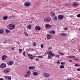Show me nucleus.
<instances>
[{"instance_id":"28","label":"nucleus","mask_w":80,"mask_h":80,"mask_svg":"<svg viewBox=\"0 0 80 80\" xmlns=\"http://www.w3.org/2000/svg\"><path fill=\"white\" fill-rule=\"evenodd\" d=\"M55 57L57 58H59V57H60V55H55Z\"/></svg>"},{"instance_id":"9","label":"nucleus","mask_w":80,"mask_h":80,"mask_svg":"<svg viewBox=\"0 0 80 80\" xmlns=\"http://www.w3.org/2000/svg\"><path fill=\"white\" fill-rule=\"evenodd\" d=\"M49 33H50V34H51L52 35H54L55 33V31L54 30H50L49 31Z\"/></svg>"},{"instance_id":"12","label":"nucleus","mask_w":80,"mask_h":80,"mask_svg":"<svg viewBox=\"0 0 80 80\" xmlns=\"http://www.w3.org/2000/svg\"><path fill=\"white\" fill-rule=\"evenodd\" d=\"M7 64L8 65H9L10 66L12 65H13V61H11L8 62H7Z\"/></svg>"},{"instance_id":"1","label":"nucleus","mask_w":80,"mask_h":80,"mask_svg":"<svg viewBox=\"0 0 80 80\" xmlns=\"http://www.w3.org/2000/svg\"><path fill=\"white\" fill-rule=\"evenodd\" d=\"M24 77H26V78H28L30 76V75H31V72H30V70H27L25 74Z\"/></svg>"},{"instance_id":"14","label":"nucleus","mask_w":80,"mask_h":80,"mask_svg":"<svg viewBox=\"0 0 80 80\" xmlns=\"http://www.w3.org/2000/svg\"><path fill=\"white\" fill-rule=\"evenodd\" d=\"M7 56H5V55L2 56V60H5V59L7 58Z\"/></svg>"},{"instance_id":"8","label":"nucleus","mask_w":80,"mask_h":80,"mask_svg":"<svg viewBox=\"0 0 80 80\" xmlns=\"http://www.w3.org/2000/svg\"><path fill=\"white\" fill-rule=\"evenodd\" d=\"M0 67L1 68H5L6 67V64L5 63H2L0 65Z\"/></svg>"},{"instance_id":"57","label":"nucleus","mask_w":80,"mask_h":80,"mask_svg":"<svg viewBox=\"0 0 80 80\" xmlns=\"http://www.w3.org/2000/svg\"><path fill=\"white\" fill-rule=\"evenodd\" d=\"M6 43V42H4V43Z\"/></svg>"},{"instance_id":"51","label":"nucleus","mask_w":80,"mask_h":80,"mask_svg":"<svg viewBox=\"0 0 80 80\" xmlns=\"http://www.w3.org/2000/svg\"><path fill=\"white\" fill-rule=\"evenodd\" d=\"M58 64V63H60V62L59 61H58L56 62Z\"/></svg>"},{"instance_id":"48","label":"nucleus","mask_w":80,"mask_h":80,"mask_svg":"<svg viewBox=\"0 0 80 80\" xmlns=\"http://www.w3.org/2000/svg\"><path fill=\"white\" fill-rule=\"evenodd\" d=\"M12 50H15V48H12Z\"/></svg>"},{"instance_id":"17","label":"nucleus","mask_w":80,"mask_h":80,"mask_svg":"<svg viewBox=\"0 0 80 80\" xmlns=\"http://www.w3.org/2000/svg\"><path fill=\"white\" fill-rule=\"evenodd\" d=\"M35 67L34 66H30L29 67V68L30 70H31V69H34V68H35Z\"/></svg>"},{"instance_id":"43","label":"nucleus","mask_w":80,"mask_h":80,"mask_svg":"<svg viewBox=\"0 0 80 80\" xmlns=\"http://www.w3.org/2000/svg\"><path fill=\"white\" fill-rule=\"evenodd\" d=\"M67 29H68V28L66 27V28H64V30H67Z\"/></svg>"},{"instance_id":"46","label":"nucleus","mask_w":80,"mask_h":80,"mask_svg":"<svg viewBox=\"0 0 80 80\" xmlns=\"http://www.w3.org/2000/svg\"><path fill=\"white\" fill-rule=\"evenodd\" d=\"M75 58L74 59V60H76V61H78V59H77V58Z\"/></svg>"},{"instance_id":"33","label":"nucleus","mask_w":80,"mask_h":80,"mask_svg":"<svg viewBox=\"0 0 80 80\" xmlns=\"http://www.w3.org/2000/svg\"><path fill=\"white\" fill-rule=\"evenodd\" d=\"M24 33L25 35H26V36H28V34H27V32H24Z\"/></svg>"},{"instance_id":"47","label":"nucleus","mask_w":80,"mask_h":80,"mask_svg":"<svg viewBox=\"0 0 80 80\" xmlns=\"http://www.w3.org/2000/svg\"><path fill=\"white\" fill-rule=\"evenodd\" d=\"M11 17H15V16L14 15H12L11 16Z\"/></svg>"},{"instance_id":"44","label":"nucleus","mask_w":80,"mask_h":80,"mask_svg":"<svg viewBox=\"0 0 80 80\" xmlns=\"http://www.w3.org/2000/svg\"><path fill=\"white\" fill-rule=\"evenodd\" d=\"M41 48H43V45L42 44L41 45Z\"/></svg>"},{"instance_id":"42","label":"nucleus","mask_w":80,"mask_h":80,"mask_svg":"<svg viewBox=\"0 0 80 80\" xmlns=\"http://www.w3.org/2000/svg\"><path fill=\"white\" fill-rule=\"evenodd\" d=\"M77 16L78 17H80V14H78L77 15Z\"/></svg>"},{"instance_id":"4","label":"nucleus","mask_w":80,"mask_h":80,"mask_svg":"<svg viewBox=\"0 0 80 80\" xmlns=\"http://www.w3.org/2000/svg\"><path fill=\"white\" fill-rule=\"evenodd\" d=\"M50 20H51V18H48L44 19L45 22H46V23L50 22Z\"/></svg>"},{"instance_id":"56","label":"nucleus","mask_w":80,"mask_h":80,"mask_svg":"<svg viewBox=\"0 0 80 80\" xmlns=\"http://www.w3.org/2000/svg\"><path fill=\"white\" fill-rule=\"evenodd\" d=\"M68 58H71V56H69L68 57Z\"/></svg>"},{"instance_id":"21","label":"nucleus","mask_w":80,"mask_h":80,"mask_svg":"<svg viewBox=\"0 0 80 80\" xmlns=\"http://www.w3.org/2000/svg\"><path fill=\"white\" fill-rule=\"evenodd\" d=\"M3 33V30L2 29H0V34Z\"/></svg>"},{"instance_id":"55","label":"nucleus","mask_w":80,"mask_h":80,"mask_svg":"<svg viewBox=\"0 0 80 80\" xmlns=\"http://www.w3.org/2000/svg\"><path fill=\"white\" fill-rule=\"evenodd\" d=\"M70 18L73 17V15H72V16H70Z\"/></svg>"},{"instance_id":"15","label":"nucleus","mask_w":80,"mask_h":80,"mask_svg":"<svg viewBox=\"0 0 80 80\" xmlns=\"http://www.w3.org/2000/svg\"><path fill=\"white\" fill-rule=\"evenodd\" d=\"M51 27V25L50 24H47L45 25V27H46V28H50Z\"/></svg>"},{"instance_id":"25","label":"nucleus","mask_w":80,"mask_h":80,"mask_svg":"<svg viewBox=\"0 0 80 80\" xmlns=\"http://www.w3.org/2000/svg\"><path fill=\"white\" fill-rule=\"evenodd\" d=\"M72 5H73L74 6H77L78 5V4H76L75 3H73L72 4Z\"/></svg>"},{"instance_id":"18","label":"nucleus","mask_w":80,"mask_h":80,"mask_svg":"<svg viewBox=\"0 0 80 80\" xmlns=\"http://www.w3.org/2000/svg\"><path fill=\"white\" fill-rule=\"evenodd\" d=\"M31 27H32V25H31V24L28 25V29H30L31 28Z\"/></svg>"},{"instance_id":"40","label":"nucleus","mask_w":80,"mask_h":80,"mask_svg":"<svg viewBox=\"0 0 80 80\" xmlns=\"http://www.w3.org/2000/svg\"><path fill=\"white\" fill-rule=\"evenodd\" d=\"M58 53H59V54H61L62 55H64V54H63V53H60V52H58Z\"/></svg>"},{"instance_id":"36","label":"nucleus","mask_w":80,"mask_h":80,"mask_svg":"<svg viewBox=\"0 0 80 80\" xmlns=\"http://www.w3.org/2000/svg\"><path fill=\"white\" fill-rule=\"evenodd\" d=\"M48 50H49V49L50 50H52V47H49L48 48Z\"/></svg>"},{"instance_id":"7","label":"nucleus","mask_w":80,"mask_h":80,"mask_svg":"<svg viewBox=\"0 0 80 80\" xmlns=\"http://www.w3.org/2000/svg\"><path fill=\"white\" fill-rule=\"evenodd\" d=\"M24 5L26 7H29L30 5V3L28 2H26L24 3Z\"/></svg>"},{"instance_id":"20","label":"nucleus","mask_w":80,"mask_h":80,"mask_svg":"<svg viewBox=\"0 0 80 80\" xmlns=\"http://www.w3.org/2000/svg\"><path fill=\"white\" fill-rule=\"evenodd\" d=\"M5 32L6 33H8L10 32V31L7 29H5Z\"/></svg>"},{"instance_id":"3","label":"nucleus","mask_w":80,"mask_h":80,"mask_svg":"<svg viewBox=\"0 0 80 80\" xmlns=\"http://www.w3.org/2000/svg\"><path fill=\"white\" fill-rule=\"evenodd\" d=\"M10 69L7 68L3 70V72L4 73H8V72H10Z\"/></svg>"},{"instance_id":"26","label":"nucleus","mask_w":80,"mask_h":80,"mask_svg":"<svg viewBox=\"0 0 80 80\" xmlns=\"http://www.w3.org/2000/svg\"><path fill=\"white\" fill-rule=\"evenodd\" d=\"M51 16H52V17L54 16V15H55V13H54V12H51Z\"/></svg>"},{"instance_id":"6","label":"nucleus","mask_w":80,"mask_h":80,"mask_svg":"<svg viewBox=\"0 0 80 80\" xmlns=\"http://www.w3.org/2000/svg\"><path fill=\"white\" fill-rule=\"evenodd\" d=\"M46 37H47V39L48 40H50V39L52 38V36L49 34H48L47 35Z\"/></svg>"},{"instance_id":"29","label":"nucleus","mask_w":80,"mask_h":80,"mask_svg":"<svg viewBox=\"0 0 80 80\" xmlns=\"http://www.w3.org/2000/svg\"><path fill=\"white\" fill-rule=\"evenodd\" d=\"M19 52L20 53H21V52H22V49H19Z\"/></svg>"},{"instance_id":"5","label":"nucleus","mask_w":80,"mask_h":80,"mask_svg":"<svg viewBox=\"0 0 80 80\" xmlns=\"http://www.w3.org/2000/svg\"><path fill=\"white\" fill-rule=\"evenodd\" d=\"M43 75H44V77H48V78L49 77V74L48 73H43Z\"/></svg>"},{"instance_id":"31","label":"nucleus","mask_w":80,"mask_h":80,"mask_svg":"<svg viewBox=\"0 0 80 80\" xmlns=\"http://www.w3.org/2000/svg\"><path fill=\"white\" fill-rule=\"evenodd\" d=\"M33 46H36V45H37V44H36V42H33Z\"/></svg>"},{"instance_id":"24","label":"nucleus","mask_w":80,"mask_h":80,"mask_svg":"<svg viewBox=\"0 0 80 80\" xmlns=\"http://www.w3.org/2000/svg\"><path fill=\"white\" fill-rule=\"evenodd\" d=\"M33 74L34 75H35V76H36V75H38V72H35L33 73Z\"/></svg>"},{"instance_id":"41","label":"nucleus","mask_w":80,"mask_h":80,"mask_svg":"<svg viewBox=\"0 0 80 80\" xmlns=\"http://www.w3.org/2000/svg\"><path fill=\"white\" fill-rule=\"evenodd\" d=\"M8 76H5L4 77V78L5 79L7 80V78H8Z\"/></svg>"},{"instance_id":"27","label":"nucleus","mask_w":80,"mask_h":80,"mask_svg":"<svg viewBox=\"0 0 80 80\" xmlns=\"http://www.w3.org/2000/svg\"><path fill=\"white\" fill-rule=\"evenodd\" d=\"M48 58L49 59H52V57L50 56V55H48Z\"/></svg>"},{"instance_id":"49","label":"nucleus","mask_w":80,"mask_h":80,"mask_svg":"<svg viewBox=\"0 0 80 80\" xmlns=\"http://www.w3.org/2000/svg\"><path fill=\"white\" fill-rule=\"evenodd\" d=\"M36 61H38V60H39V59L38 58L36 59Z\"/></svg>"},{"instance_id":"11","label":"nucleus","mask_w":80,"mask_h":80,"mask_svg":"<svg viewBox=\"0 0 80 80\" xmlns=\"http://www.w3.org/2000/svg\"><path fill=\"white\" fill-rule=\"evenodd\" d=\"M35 29L36 30H40L41 29V28L38 26H37L35 27Z\"/></svg>"},{"instance_id":"10","label":"nucleus","mask_w":80,"mask_h":80,"mask_svg":"<svg viewBox=\"0 0 80 80\" xmlns=\"http://www.w3.org/2000/svg\"><path fill=\"white\" fill-rule=\"evenodd\" d=\"M28 55L29 58L30 59V60L33 59V56H32V55L31 54H28Z\"/></svg>"},{"instance_id":"38","label":"nucleus","mask_w":80,"mask_h":80,"mask_svg":"<svg viewBox=\"0 0 80 80\" xmlns=\"http://www.w3.org/2000/svg\"><path fill=\"white\" fill-rule=\"evenodd\" d=\"M71 58H75V56H71Z\"/></svg>"},{"instance_id":"50","label":"nucleus","mask_w":80,"mask_h":80,"mask_svg":"<svg viewBox=\"0 0 80 80\" xmlns=\"http://www.w3.org/2000/svg\"><path fill=\"white\" fill-rule=\"evenodd\" d=\"M77 70H78V71H80V68H78V69H77Z\"/></svg>"},{"instance_id":"30","label":"nucleus","mask_w":80,"mask_h":80,"mask_svg":"<svg viewBox=\"0 0 80 80\" xmlns=\"http://www.w3.org/2000/svg\"><path fill=\"white\" fill-rule=\"evenodd\" d=\"M23 56H24V57H26V55H25V51H24L23 53Z\"/></svg>"},{"instance_id":"34","label":"nucleus","mask_w":80,"mask_h":80,"mask_svg":"<svg viewBox=\"0 0 80 80\" xmlns=\"http://www.w3.org/2000/svg\"><path fill=\"white\" fill-rule=\"evenodd\" d=\"M52 51H50L49 52V53H48V55H51V54H52Z\"/></svg>"},{"instance_id":"13","label":"nucleus","mask_w":80,"mask_h":80,"mask_svg":"<svg viewBox=\"0 0 80 80\" xmlns=\"http://www.w3.org/2000/svg\"><path fill=\"white\" fill-rule=\"evenodd\" d=\"M63 17H64V16H63V15H59L58 16V18L59 19H63Z\"/></svg>"},{"instance_id":"39","label":"nucleus","mask_w":80,"mask_h":80,"mask_svg":"<svg viewBox=\"0 0 80 80\" xmlns=\"http://www.w3.org/2000/svg\"><path fill=\"white\" fill-rule=\"evenodd\" d=\"M61 64V65H64V64H65V62H62Z\"/></svg>"},{"instance_id":"16","label":"nucleus","mask_w":80,"mask_h":80,"mask_svg":"<svg viewBox=\"0 0 80 80\" xmlns=\"http://www.w3.org/2000/svg\"><path fill=\"white\" fill-rule=\"evenodd\" d=\"M60 35L64 37L65 36H67V34L65 33L62 32L60 34Z\"/></svg>"},{"instance_id":"54","label":"nucleus","mask_w":80,"mask_h":80,"mask_svg":"<svg viewBox=\"0 0 80 80\" xmlns=\"http://www.w3.org/2000/svg\"><path fill=\"white\" fill-rule=\"evenodd\" d=\"M0 80H3V79L2 78H0Z\"/></svg>"},{"instance_id":"53","label":"nucleus","mask_w":80,"mask_h":80,"mask_svg":"<svg viewBox=\"0 0 80 80\" xmlns=\"http://www.w3.org/2000/svg\"><path fill=\"white\" fill-rule=\"evenodd\" d=\"M69 62H72V60H69Z\"/></svg>"},{"instance_id":"32","label":"nucleus","mask_w":80,"mask_h":80,"mask_svg":"<svg viewBox=\"0 0 80 80\" xmlns=\"http://www.w3.org/2000/svg\"><path fill=\"white\" fill-rule=\"evenodd\" d=\"M53 19L54 20H56L57 19V16H55L53 18Z\"/></svg>"},{"instance_id":"35","label":"nucleus","mask_w":80,"mask_h":80,"mask_svg":"<svg viewBox=\"0 0 80 80\" xmlns=\"http://www.w3.org/2000/svg\"><path fill=\"white\" fill-rule=\"evenodd\" d=\"M50 55V56H52V57H53V56H55V55L52 53Z\"/></svg>"},{"instance_id":"19","label":"nucleus","mask_w":80,"mask_h":80,"mask_svg":"<svg viewBox=\"0 0 80 80\" xmlns=\"http://www.w3.org/2000/svg\"><path fill=\"white\" fill-rule=\"evenodd\" d=\"M8 18V17L7 16H4L3 17V20H7Z\"/></svg>"},{"instance_id":"2","label":"nucleus","mask_w":80,"mask_h":80,"mask_svg":"<svg viewBox=\"0 0 80 80\" xmlns=\"http://www.w3.org/2000/svg\"><path fill=\"white\" fill-rule=\"evenodd\" d=\"M15 25L12 24H9V28L10 30H13L15 28Z\"/></svg>"},{"instance_id":"45","label":"nucleus","mask_w":80,"mask_h":80,"mask_svg":"<svg viewBox=\"0 0 80 80\" xmlns=\"http://www.w3.org/2000/svg\"><path fill=\"white\" fill-rule=\"evenodd\" d=\"M12 16H10L9 17V19H12Z\"/></svg>"},{"instance_id":"52","label":"nucleus","mask_w":80,"mask_h":80,"mask_svg":"<svg viewBox=\"0 0 80 80\" xmlns=\"http://www.w3.org/2000/svg\"><path fill=\"white\" fill-rule=\"evenodd\" d=\"M75 66H76V67H78V64H75Z\"/></svg>"},{"instance_id":"22","label":"nucleus","mask_w":80,"mask_h":80,"mask_svg":"<svg viewBox=\"0 0 80 80\" xmlns=\"http://www.w3.org/2000/svg\"><path fill=\"white\" fill-rule=\"evenodd\" d=\"M7 80H11V77H10V76H8Z\"/></svg>"},{"instance_id":"37","label":"nucleus","mask_w":80,"mask_h":80,"mask_svg":"<svg viewBox=\"0 0 80 80\" xmlns=\"http://www.w3.org/2000/svg\"><path fill=\"white\" fill-rule=\"evenodd\" d=\"M38 58H43V56H38Z\"/></svg>"},{"instance_id":"23","label":"nucleus","mask_w":80,"mask_h":80,"mask_svg":"<svg viewBox=\"0 0 80 80\" xmlns=\"http://www.w3.org/2000/svg\"><path fill=\"white\" fill-rule=\"evenodd\" d=\"M64 66H63V65H61L59 67L60 68H61V69L64 68Z\"/></svg>"}]
</instances>
